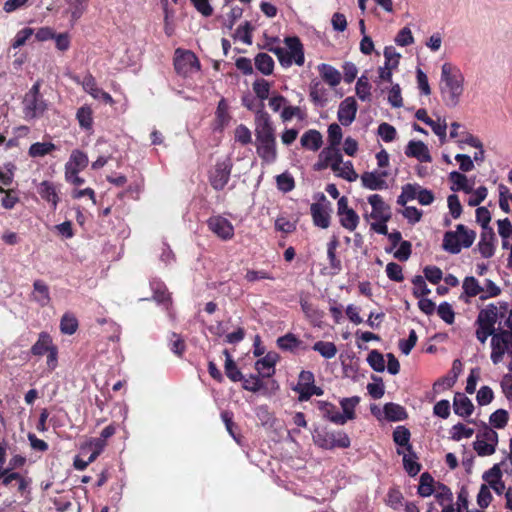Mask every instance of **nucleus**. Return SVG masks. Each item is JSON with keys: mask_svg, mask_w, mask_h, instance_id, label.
<instances>
[{"mask_svg": "<svg viewBox=\"0 0 512 512\" xmlns=\"http://www.w3.org/2000/svg\"><path fill=\"white\" fill-rule=\"evenodd\" d=\"M255 145L258 156L266 163L277 159L275 127L270 115L262 108L255 115Z\"/></svg>", "mask_w": 512, "mask_h": 512, "instance_id": "f257e3e1", "label": "nucleus"}, {"mask_svg": "<svg viewBox=\"0 0 512 512\" xmlns=\"http://www.w3.org/2000/svg\"><path fill=\"white\" fill-rule=\"evenodd\" d=\"M277 42H279V39L274 38L272 39V41L268 42L264 46V48L276 55L282 67L288 68L293 63H295L298 66H302L304 64V47L299 37H285L284 43L287 46V48L275 45V43Z\"/></svg>", "mask_w": 512, "mask_h": 512, "instance_id": "f03ea898", "label": "nucleus"}, {"mask_svg": "<svg viewBox=\"0 0 512 512\" xmlns=\"http://www.w3.org/2000/svg\"><path fill=\"white\" fill-rule=\"evenodd\" d=\"M464 77L460 70L450 63H444L441 68V94L447 106L455 107L463 93Z\"/></svg>", "mask_w": 512, "mask_h": 512, "instance_id": "7ed1b4c3", "label": "nucleus"}, {"mask_svg": "<svg viewBox=\"0 0 512 512\" xmlns=\"http://www.w3.org/2000/svg\"><path fill=\"white\" fill-rule=\"evenodd\" d=\"M475 238L474 230L468 229L463 224H458L456 231H447L444 234L442 248L451 254H458L462 248L471 247Z\"/></svg>", "mask_w": 512, "mask_h": 512, "instance_id": "20e7f679", "label": "nucleus"}, {"mask_svg": "<svg viewBox=\"0 0 512 512\" xmlns=\"http://www.w3.org/2000/svg\"><path fill=\"white\" fill-rule=\"evenodd\" d=\"M40 82H35L23 99V114L26 120L40 118L48 110V103L40 93Z\"/></svg>", "mask_w": 512, "mask_h": 512, "instance_id": "39448f33", "label": "nucleus"}, {"mask_svg": "<svg viewBox=\"0 0 512 512\" xmlns=\"http://www.w3.org/2000/svg\"><path fill=\"white\" fill-rule=\"evenodd\" d=\"M314 443L326 450L334 448H348L351 441L344 431H330L327 428L315 429L313 434Z\"/></svg>", "mask_w": 512, "mask_h": 512, "instance_id": "423d86ee", "label": "nucleus"}, {"mask_svg": "<svg viewBox=\"0 0 512 512\" xmlns=\"http://www.w3.org/2000/svg\"><path fill=\"white\" fill-rule=\"evenodd\" d=\"M232 167L233 164L229 158L215 164L208 175L209 183L214 190L221 191L225 188L230 180Z\"/></svg>", "mask_w": 512, "mask_h": 512, "instance_id": "0eeeda50", "label": "nucleus"}, {"mask_svg": "<svg viewBox=\"0 0 512 512\" xmlns=\"http://www.w3.org/2000/svg\"><path fill=\"white\" fill-rule=\"evenodd\" d=\"M174 59V68L180 75H187L193 69H200V62L194 52L190 50L181 51L177 49Z\"/></svg>", "mask_w": 512, "mask_h": 512, "instance_id": "6e6552de", "label": "nucleus"}, {"mask_svg": "<svg viewBox=\"0 0 512 512\" xmlns=\"http://www.w3.org/2000/svg\"><path fill=\"white\" fill-rule=\"evenodd\" d=\"M207 226L218 238L224 241L234 237V226L223 216H212L207 220Z\"/></svg>", "mask_w": 512, "mask_h": 512, "instance_id": "1a4fd4ad", "label": "nucleus"}, {"mask_svg": "<svg viewBox=\"0 0 512 512\" xmlns=\"http://www.w3.org/2000/svg\"><path fill=\"white\" fill-rule=\"evenodd\" d=\"M321 200L323 202H326V204L323 203H312L310 206V212L313 219V223L315 226L320 227L322 229H326L330 226V213H329V207L330 202L326 200V197L324 194H321Z\"/></svg>", "mask_w": 512, "mask_h": 512, "instance_id": "9d476101", "label": "nucleus"}, {"mask_svg": "<svg viewBox=\"0 0 512 512\" xmlns=\"http://www.w3.org/2000/svg\"><path fill=\"white\" fill-rule=\"evenodd\" d=\"M357 102L354 97H346L339 105L337 117L343 126H349L356 118Z\"/></svg>", "mask_w": 512, "mask_h": 512, "instance_id": "9b49d317", "label": "nucleus"}, {"mask_svg": "<svg viewBox=\"0 0 512 512\" xmlns=\"http://www.w3.org/2000/svg\"><path fill=\"white\" fill-rule=\"evenodd\" d=\"M368 202L372 206L370 217L374 220L389 221L391 219L390 206L386 204L379 194H373L368 197Z\"/></svg>", "mask_w": 512, "mask_h": 512, "instance_id": "f8f14e48", "label": "nucleus"}, {"mask_svg": "<svg viewBox=\"0 0 512 512\" xmlns=\"http://www.w3.org/2000/svg\"><path fill=\"white\" fill-rule=\"evenodd\" d=\"M405 155L410 158H416L420 162L430 163L432 161L429 149L422 141H409L405 148Z\"/></svg>", "mask_w": 512, "mask_h": 512, "instance_id": "ddd939ff", "label": "nucleus"}, {"mask_svg": "<svg viewBox=\"0 0 512 512\" xmlns=\"http://www.w3.org/2000/svg\"><path fill=\"white\" fill-rule=\"evenodd\" d=\"M388 176L386 171L364 172L361 175L362 185L370 190H382L387 188L385 177Z\"/></svg>", "mask_w": 512, "mask_h": 512, "instance_id": "4468645a", "label": "nucleus"}, {"mask_svg": "<svg viewBox=\"0 0 512 512\" xmlns=\"http://www.w3.org/2000/svg\"><path fill=\"white\" fill-rule=\"evenodd\" d=\"M83 89L95 99H102L105 103L113 104L112 96L104 90L98 88L96 80L92 74H87L82 82Z\"/></svg>", "mask_w": 512, "mask_h": 512, "instance_id": "2eb2a0df", "label": "nucleus"}, {"mask_svg": "<svg viewBox=\"0 0 512 512\" xmlns=\"http://www.w3.org/2000/svg\"><path fill=\"white\" fill-rule=\"evenodd\" d=\"M277 347L282 351L296 353L298 350H307L308 346L304 344L295 334L287 333L279 337L276 341Z\"/></svg>", "mask_w": 512, "mask_h": 512, "instance_id": "dca6fc26", "label": "nucleus"}, {"mask_svg": "<svg viewBox=\"0 0 512 512\" xmlns=\"http://www.w3.org/2000/svg\"><path fill=\"white\" fill-rule=\"evenodd\" d=\"M496 236L493 228L483 229L480 235V241L477 245L478 250L482 257L491 258L494 255L495 247L494 242Z\"/></svg>", "mask_w": 512, "mask_h": 512, "instance_id": "f3484780", "label": "nucleus"}, {"mask_svg": "<svg viewBox=\"0 0 512 512\" xmlns=\"http://www.w3.org/2000/svg\"><path fill=\"white\" fill-rule=\"evenodd\" d=\"M150 287L153 292V300L168 309L172 304V297L165 283L160 280H153L150 282Z\"/></svg>", "mask_w": 512, "mask_h": 512, "instance_id": "a211bd4d", "label": "nucleus"}, {"mask_svg": "<svg viewBox=\"0 0 512 512\" xmlns=\"http://www.w3.org/2000/svg\"><path fill=\"white\" fill-rule=\"evenodd\" d=\"M453 409L455 414L461 417H469L474 410L471 400L463 393L457 392L453 399Z\"/></svg>", "mask_w": 512, "mask_h": 512, "instance_id": "6ab92c4d", "label": "nucleus"}, {"mask_svg": "<svg viewBox=\"0 0 512 512\" xmlns=\"http://www.w3.org/2000/svg\"><path fill=\"white\" fill-rule=\"evenodd\" d=\"M54 346L51 335L48 332L42 331L39 333L37 341L32 345L30 353L33 356L41 357Z\"/></svg>", "mask_w": 512, "mask_h": 512, "instance_id": "aec40b11", "label": "nucleus"}, {"mask_svg": "<svg viewBox=\"0 0 512 512\" xmlns=\"http://www.w3.org/2000/svg\"><path fill=\"white\" fill-rule=\"evenodd\" d=\"M318 409L322 413L323 417L330 422L337 425L345 424V419L333 403L327 401H318Z\"/></svg>", "mask_w": 512, "mask_h": 512, "instance_id": "412c9836", "label": "nucleus"}, {"mask_svg": "<svg viewBox=\"0 0 512 512\" xmlns=\"http://www.w3.org/2000/svg\"><path fill=\"white\" fill-rule=\"evenodd\" d=\"M319 158H325L333 172H338V170H340V165L343 163L341 151L339 147L336 146L325 147L320 152Z\"/></svg>", "mask_w": 512, "mask_h": 512, "instance_id": "4be33fe9", "label": "nucleus"}, {"mask_svg": "<svg viewBox=\"0 0 512 512\" xmlns=\"http://www.w3.org/2000/svg\"><path fill=\"white\" fill-rule=\"evenodd\" d=\"M278 355L275 353H268L265 357L259 359L255 363V369L262 377H271L275 372V364Z\"/></svg>", "mask_w": 512, "mask_h": 512, "instance_id": "5701e85b", "label": "nucleus"}, {"mask_svg": "<svg viewBox=\"0 0 512 512\" xmlns=\"http://www.w3.org/2000/svg\"><path fill=\"white\" fill-rule=\"evenodd\" d=\"M309 97L314 105L324 107L328 101L327 89L320 81L313 80L309 86Z\"/></svg>", "mask_w": 512, "mask_h": 512, "instance_id": "b1692460", "label": "nucleus"}, {"mask_svg": "<svg viewBox=\"0 0 512 512\" xmlns=\"http://www.w3.org/2000/svg\"><path fill=\"white\" fill-rule=\"evenodd\" d=\"M300 143L307 150L317 151L323 144L322 135L318 130L309 129L301 136Z\"/></svg>", "mask_w": 512, "mask_h": 512, "instance_id": "393cba45", "label": "nucleus"}, {"mask_svg": "<svg viewBox=\"0 0 512 512\" xmlns=\"http://www.w3.org/2000/svg\"><path fill=\"white\" fill-rule=\"evenodd\" d=\"M318 72L323 79L331 87H335L340 84L342 76L341 73L333 66L322 63L318 65Z\"/></svg>", "mask_w": 512, "mask_h": 512, "instance_id": "a878e982", "label": "nucleus"}, {"mask_svg": "<svg viewBox=\"0 0 512 512\" xmlns=\"http://www.w3.org/2000/svg\"><path fill=\"white\" fill-rule=\"evenodd\" d=\"M411 433L405 426H398L393 431V441L401 447H405L406 451L416 458V453L413 451V447L410 444Z\"/></svg>", "mask_w": 512, "mask_h": 512, "instance_id": "bb28decb", "label": "nucleus"}, {"mask_svg": "<svg viewBox=\"0 0 512 512\" xmlns=\"http://www.w3.org/2000/svg\"><path fill=\"white\" fill-rule=\"evenodd\" d=\"M491 360L494 364H498L503 360L505 353L511 354V345L503 343L498 337L491 338Z\"/></svg>", "mask_w": 512, "mask_h": 512, "instance_id": "cd10ccee", "label": "nucleus"}, {"mask_svg": "<svg viewBox=\"0 0 512 512\" xmlns=\"http://www.w3.org/2000/svg\"><path fill=\"white\" fill-rule=\"evenodd\" d=\"M383 413L388 421H402L407 418V412L405 408L393 402L386 403L384 405Z\"/></svg>", "mask_w": 512, "mask_h": 512, "instance_id": "c85d7f7f", "label": "nucleus"}, {"mask_svg": "<svg viewBox=\"0 0 512 512\" xmlns=\"http://www.w3.org/2000/svg\"><path fill=\"white\" fill-rule=\"evenodd\" d=\"M33 294L34 300L39 303L41 307H45L49 304L51 298L49 293V287L42 280H35L33 283Z\"/></svg>", "mask_w": 512, "mask_h": 512, "instance_id": "c756f323", "label": "nucleus"}, {"mask_svg": "<svg viewBox=\"0 0 512 512\" xmlns=\"http://www.w3.org/2000/svg\"><path fill=\"white\" fill-rule=\"evenodd\" d=\"M421 189V186L417 183H407L402 186L401 194L397 198V204L400 206H405L409 201L418 198V192Z\"/></svg>", "mask_w": 512, "mask_h": 512, "instance_id": "7c9ffc66", "label": "nucleus"}, {"mask_svg": "<svg viewBox=\"0 0 512 512\" xmlns=\"http://www.w3.org/2000/svg\"><path fill=\"white\" fill-rule=\"evenodd\" d=\"M38 192L42 199L51 203L54 209L56 208L59 202V197L56 192V187L52 182L43 181L39 186Z\"/></svg>", "mask_w": 512, "mask_h": 512, "instance_id": "2f4dec72", "label": "nucleus"}, {"mask_svg": "<svg viewBox=\"0 0 512 512\" xmlns=\"http://www.w3.org/2000/svg\"><path fill=\"white\" fill-rule=\"evenodd\" d=\"M223 354L225 355V374L226 376L233 382H238L243 380V375L241 371L238 369L235 361L232 359L229 351L224 349Z\"/></svg>", "mask_w": 512, "mask_h": 512, "instance_id": "473e14b6", "label": "nucleus"}, {"mask_svg": "<svg viewBox=\"0 0 512 512\" xmlns=\"http://www.w3.org/2000/svg\"><path fill=\"white\" fill-rule=\"evenodd\" d=\"M76 119L79 123V126L86 130L90 131L93 128V111L90 106L84 105L81 106L76 113Z\"/></svg>", "mask_w": 512, "mask_h": 512, "instance_id": "72a5a7b5", "label": "nucleus"}, {"mask_svg": "<svg viewBox=\"0 0 512 512\" xmlns=\"http://www.w3.org/2000/svg\"><path fill=\"white\" fill-rule=\"evenodd\" d=\"M449 179L453 183V186L451 187L453 191L462 190L467 194L473 192L472 186L468 184V179L463 173L453 171L449 174Z\"/></svg>", "mask_w": 512, "mask_h": 512, "instance_id": "f704fd0d", "label": "nucleus"}, {"mask_svg": "<svg viewBox=\"0 0 512 512\" xmlns=\"http://www.w3.org/2000/svg\"><path fill=\"white\" fill-rule=\"evenodd\" d=\"M360 402V397L353 396L349 398H343L340 400V405L343 410V418L345 419V423L347 420H353L356 417L355 408Z\"/></svg>", "mask_w": 512, "mask_h": 512, "instance_id": "c9c22d12", "label": "nucleus"}, {"mask_svg": "<svg viewBox=\"0 0 512 512\" xmlns=\"http://www.w3.org/2000/svg\"><path fill=\"white\" fill-rule=\"evenodd\" d=\"M255 67L264 75H270L274 70V60L267 53H258L255 57Z\"/></svg>", "mask_w": 512, "mask_h": 512, "instance_id": "e433bc0d", "label": "nucleus"}, {"mask_svg": "<svg viewBox=\"0 0 512 512\" xmlns=\"http://www.w3.org/2000/svg\"><path fill=\"white\" fill-rule=\"evenodd\" d=\"M54 150L56 145L52 142H36L29 147L28 154L32 158L44 157Z\"/></svg>", "mask_w": 512, "mask_h": 512, "instance_id": "4c0bfd02", "label": "nucleus"}, {"mask_svg": "<svg viewBox=\"0 0 512 512\" xmlns=\"http://www.w3.org/2000/svg\"><path fill=\"white\" fill-rule=\"evenodd\" d=\"M463 294L469 298L479 295L484 292V288L479 284V281L473 276H467L462 284Z\"/></svg>", "mask_w": 512, "mask_h": 512, "instance_id": "58836bf2", "label": "nucleus"}, {"mask_svg": "<svg viewBox=\"0 0 512 512\" xmlns=\"http://www.w3.org/2000/svg\"><path fill=\"white\" fill-rule=\"evenodd\" d=\"M229 106L224 98H222L217 105V109L215 112V121L217 127L223 129L226 125H228L230 121L229 115Z\"/></svg>", "mask_w": 512, "mask_h": 512, "instance_id": "ea45409f", "label": "nucleus"}, {"mask_svg": "<svg viewBox=\"0 0 512 512\" xmlns=\"http://www.w3.org/2000/svg\"><path fill=\"white\" fill-rule=\"evenodd\" d=\"M498 320V309L494 304L487 305L484 309H481L476 321L494 325L496 324Z\"/></svg>", "mask_w": 512, "mask_h": 512, "instance_id": "a19ab883", "label": "nucleus"}, {"mask_svg": "<svg viewBox=\"0 0 512 512\" xmlns=\"http://www.w3.org/2000/svg\"><path fill=\"white\" fill-rule=\"evenodd\" d=\"M434 493V478L430 473L424 472L420 476L418 494L421 497H429Z\"/></svg>", "mask_w": 512, "mask_h": 512, "instance_id": "79ce46f5", "label": "nucleus"}, {"mask_svg": "<svg viewBox=\"0 0 512 512\" xmlns=\"http://www.w3.org/2000/svg\"><path fill=\"white\" fill-rule=\"evenodd\" d=\"M312 349L318 352L323 358L331 359L337 354V347L333 342L317 341L312 346Z\"/></svg>", "mask_w": 512, "mask_h": 512, "instance_id": "37998d69", "label": "nucleus"}, {"mask_svg": "<svg viewBox=\"0 0 512 512\" xmlns=\"http://www.w3.org/2000/svg\"><path fill=\"white\" fill-rule=\"evenodd\" d=\"M338 245L339 241L336 237H333L327 244V257L329 260V264L331 269H333L336 272H339L342 268L341 261L336 256V249Z\"/></svg>", "mask_w": 512, "mask_h": 512, "instance_id": "c03bdc74", "label": "nucleus"}, {"mask_svg": "<svg viewBox=\"0 0 512 512\" xmlns=\"http://www.w3.org/2000/svg\"><path fill=\"white\" fill-rule=\"evenodd\" d=\"M78 326L77 318L71 313H65L60 320V330L63 334L73 335Z\"/></svg>", "mask_w": 512, "mask_h": 512, "instance_id": "a18cd8bd", "label": "nucleus"}, {"mask_svg": "<svg viewBox=\"0 0 512 512\" xmlns=\"http://www.w3.org/2000/svg\"><path fill=\"white\" fill-rule=\"evenodd\" d=\"M338 216L341 226L349 231H354L360 221L358 214L353 209Z\"/></svg>", "mask_w": 512, "mask_h": 512, "instance_id": "49530a36", "label": "nucleus"}, {"mask_svg": "<svg viewBox=\"0 0 512 512\" xmlns=\"http://www.w3.org/2000/svg\"><path fill=\"white\" fill-rule=\"evenodd\" d=\"M315 382V377L313 372L303 370L300 372L298 377V383L294 387V391L301 396V391H307L310 386H312Z\"/></svg>", "mask_w": 512, "mask_h": 512, "instance_id": "de8ad7c7", "label": "nucleus"}, {"mask_svg": "<svg viewBox=\"0 0 512 512\" xmlns=\"http://www.w3.org/2000/svg\"><path fill=\"white\" fill-rule=\"evenodd\" d=\"M88 157L81 150H73L70 155V162L67 164L72 169L82 170L88 165Z\"/></svg>", "mask_w": 512, "mask_h": 512, "instance_id": "09e8293b", "label": "nucleus"}, {"mask_svg": "<svg viewBox=\"0 0 512 512\" xmlns=\"http://www.w3.org/2000/svg\"><path fill=\"white\" fill-rule=\"evenodd\" d=\"M369 366L376 372H383L385 370V360L382 353L378 350H371L367 356Z\"/></svg>", "mask_w": 512, "mask_h": 512, "instance_id": "8fccbe9b", "label": "nucleus"}, {"mask_svg": "<svg viewBox=\"0 0 512 512\" xmlns=\"http://www.w3.org/2000/svg\"><path fill=\"white\" fill-rule=\"evenodd\" d=\"M277 188L284 192H290L295 188V181L292 175L288 172H284L276 176Z\"/></svg>", "mask_w": 512, "mask_h": 512, "instance_id": "3c124183", "label": "nucleus"}, {"mask_svg": "<svg viewBox=\"0 0 512 512\" xmlns=\"http://www.w3.org/2000/svg\"><path fill=\"white\" fill-rule=\"evenodd\" d=\"M169 347L175 355L182 357L186 350V343L179 334L172 332L169 339Z\"/></svg>", "mask_w": 512, "mask_h": 512, "instance_id": "603ef678", "label": "nucleus"}, {"mask_svg": "<svg viewBox=\"0 0 512 512\" xmlns=\"http://www.w3.org/2000/svg\"><path fill=\"white\" fill-rule=\"evenodd\" d=\"M417 458V456L414 458L410 453L403 456L404 469L411 477L416 476L421 470V464L416 461Z\"/></svg>", "mask_w": 512, "mask_h": 512, "instance_id": "864d4df0", "label": "nucleus"}, {"mask_svg": "<svg viewBox=\"0 0 512 512\" xmlns=\"http://www.w3.org/2000/svg\"><path fill=\"white\" fill-rule=\"evenodd\" d=\"M412 284L414 285L413 295L415 298L427 296L431 292L421 275L414 276L412 279Z\"/></svg>", "mask_w": 512, "mask_h": 512, "instance_id": "5fc2aeb1", "label": "nucleus"}, {"mask_svg": "<svg viewBox=\"0 0 512 512\" xmlns=\"http://www.w3.org/2000/svg\"><path fill=\"white\" fill-rule=\"evenodd\" d=\"M372 379L375 381L374 383H369L367 385V390L370 396L374 399H380L383 397L385 393V386L382 381V378L377 376H372Z\"/></svg>", "mask_w": 512, "mask_h": 512, "instance_id": "6e6d98bb", "label": "nucleus"}, {"mask_svg": "<svg viewBox=\"0 0 512 512\" xmlns=\"http://www.w3.org/2000/svg\"><path fill=\"white\" fill-rule=\"evenodd\" d=\"M343 166L340 165V170L335 172L336 175L340 178H343L349 182L356 181L358 178V174L354 170L353 164L351 161H346L342 163Z\"/></svg>", "mask_w": 512, "mask_h": 512, "instance_id": "4d7b16f0", "label": "nucleus"}, {"mask_svg": "<svg viewBox=\"0 0 512 512\" xmlns=\"http://www.w3.org/2000/svg\"><path fill=\"white\" fill-rule=\"evenodd\" d=\"M508 419V412L504 409H498L490 415V423L497 429L504 428L507 425Z\"/></svg>", "mask_w": 512, "mask_h": 512, "instance_id": "13d9d810", "label": "nucleus"}, {"mask_svg": "<svg viewBox=\"0 0 512 512\" xmlns=\"http://www.w3.org/2000/svg\"><path fill=\"white\" fill-rule=\"evenodd\" d=\"M474 434V429L465 426L462 423H457L452 427L451 439L460 441L463 438H470Z\"/></svg>", "mask_w": 512, "mask_h": 512, "instance_id": "bf43d9fd", "label": "nucleus"}, {"mask_svg": "<svg viewBox=\"0 0 512 512\" xmlns=\"http://www.w3.org/2000/svg\"><path fill=\"white\" fill-rule=\"evenodd\" d=\"M328 142L329 146L339 147L343 137L342 129L337 123H332L328 126Z\"/></svg>", "mask_w": 512, "mask_h": 512, "instance_id": "052dcab7", "label": "nucleus"}, {"mask_svg": "<svg viewBox=\"0 0 512 512\" xmlns=\"http://www.w3.org/2000/svg\"><path fill=\"white\" fill-rule=\"evenodd\" d=\"M497 444L489 443L480 439V435H477V440L474 442V449L479 456H489L495 452Z\"/></svg>", "mask_w": 512, "mask_h": 512, "instance_id": "680f3d73", "label": "nucleus"}, {"mask_svg": "<svg viewBox=\"0 0 512 512\" xmlns=\"http://www.w3.org/2000/svg\"><path fill=\"white\" fill-rule=\"evenodd\" d=\"M245 279L248 282L253 283L259 280H275V277L271 272L266 270L248 269L245 274Z\"/></svg>", "mask_w": 512, "mask_h": 512, "instance_id": "e2e57ef3", "label": "nucleus"}, {"mask_svg": "<svg viewBox=\"0 0 512 512\" xmlns=\"http://www.w3.org/2000/svg\"><path fill=\"white\" fill-rule=\"evenodd\" d=\"M253 91L261 101L266 100L269 96L270 84L263 78L257 79L253 83Z\"/></svg>", "mask_w": 512, "mask_h": 512, "instance_id": "0e129e2a", "label": "nucleus"}, {"mask_svg": "<svg viewBox=\"0 0 512 512\" xmlns=\"http://www.w3.org/2000/svg\"><path fill=\"white\" fill-rule=\"evenodd\" d=\"M398 46L406 47L414 43V37L409 27H403L394 39Z\"/></svg>", "mask_w": 512, "mask_h": 512, "instance_id": "69168bd1", "label": "nucleus"}, {"mask_svg": "<svg viewBox=\"0 0 512 512\" xmlns=\"http://www.w3.org/2000/svg\"><path fill=\"white\" fill-rule=\"evenodd\" d=\"M378 135L384 142H392L396 138L397 131L391 124L383 122L378 126Z\"/></svg>", "mask_w": 512, "mask_h": 512, "instance_id": "338daca9", "label": "nucleus"}, {"mask_svg": "<svg viewBox=\"0 0 512 512\" xmlns=\"http://www.w3.org/2000/svg\"><path fill=\"white\" fill-rule=\"evenodd\" d=\"M437 313L445 323H454L455 313L452 309V306L448 302H442L437 308Z\"/></svg>", "mask_w": 512, "mask_h": 512, "instance_id": "774afa93", "label": "nucleus"}]
</instances>
